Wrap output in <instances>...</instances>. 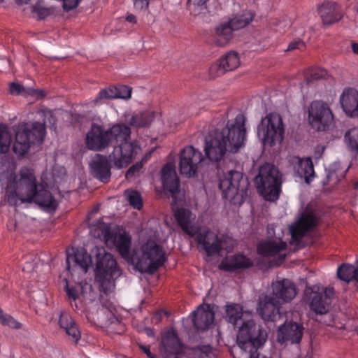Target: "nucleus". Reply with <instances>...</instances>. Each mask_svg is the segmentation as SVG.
<instances>
[{
    "instance_id": "c03bdc74",
    "label": "nucleus",
    "mask_w": 358,
    "mask_h": 358,
    "mask_svg": "<svg viewBox=\"0 0 358 358\" xmlns=\"http://www.w3.org/2000/svg\"><path fill=\"white\" fill-rule=\"evenodd\" d=\"M306 45L305 43L301 40V39H296L294 40L293 41L290 42V43L288 45L287 50H303L305 49Z\"/></svg>"
},
{
    "instance_id": "39448f33",
    "label": "nucleus",
    "mask_w": 358,
    "mask_h": 358,
    "mask_svg": "<svg viewBox=\"0 0 358 358\" xmlns=\"http://www.w3.org/2000/svg\"><path fill=\"white\" fill-rule=\"evenodd\" d=\"M245 117L243 114H238L234 120H229L225 127L216 129L208 133L205 139V153L212 162H220L227 152L236 153L245 145L247 131L245 127Z\"/></svg>"
},
{
    "instance_id": "cd10ccee",
    "label": "nucleus",
    "mask_w": 358,
    "mask_h": 358,
    "mask_svg": "<svg viewBox=\"0 0 358 358\" xmlns=\"http://www.w3.org/2000/svg\"><path fill=\"white\" fill-rule=\"evenodd\" d=\"M132 89L127 85L110 87L103 89L97 94L93 102L96 104L103 99H129L131 96Z\"/></svg>"
},
{
    "instance_id": "4c0bfd02",
    "label": "nucleus",
    "mask_w": 358,
    "mask_h": 358,
    "mask_svg": "<svg viewBox=\"0 0 358 358\" xmlns=\"http://www.w3.org/2000/svg\"><path fill=\"white\" fill-rule=\"evenodd\" d=\"M124 196L131 206L134 208L140 210L143 207V199L139 192L132 189H127L124 192Z\"/></svg>"
},
{
    "instance_id": "13d9d810",
    "label": "nucleus",
    "mask_w": 358,
    "mask_h": 358,
    "mask_svg": "<svg viewBox=\"0 0 358 358\" xmlns=\"http://www.w3.org/2000/svg\"><path fill=\"white\" fill-rule=\"evenodd\" d=\"M353 187L355 189H358V181H356L353 183Z\"/></svg>"
},
{
    "instance_id": "a878e982",
    "label": "nucleus",
    "mask_w": 358,
    "mask_h": 358,
    "mask_svg": "<svg viewBox=\"0 0 358 358\" xmlns=\"http://www.w3.org/2000/svg\"><path fill=\"white\" fill-rule=\"evenodd\" d=\"M59 324L68 336L69 341L75 345L78 344L81 338V331L72 316L69 313H62L59 319Z\"/></svg>"
},
{
    "instance_id": "4d7b16f0",
    "label": "nucleus",
    "mask_w": 358,
    "mask_h": 358,
    "mask_svg": "<svg viewBox=\"0 0 358 358\" xmlns=\"http://www.w3.org/2000/svg\"><path fill=\"white\" fill-rule=\"evenodd\" d=\"M352 48L353 52L355 54L358 55V43H352Z\"/></svg>"
},
{
    "instance_id": "f704fd0d",
    "label": "nucleus",
    "mask_w": 358,
    "mask_h": 358,
    "mask_svg": "<svg viewBox=\"0 0 358 358\" xmlns=\"http://www.w3.org/2000/svg\"><path fill=\"white\" fill-rule=\"evenodd\" d=\"M12 142V135L6 125H0V153H6Z\"/></svg>"
},
{
    "instance_id": "2f4dec72",
    "label": "nucleus",
    "mask_w": 358,
    "mask_h": 358,
    "mask_svg": "<svg viewBox=\"0 0 358 358\" xmlns=\"http://www.w3.org/2000/svg\"><path fill=\"white\" fill-rule=\"evenodd\" d=\"M242 316L243 309L240 305L236 303L227 305L226 320L234 327H238L240 325L239 329H241L246 323L250 322L256 324L252 320L244 322L242 319ZM239 331L240 330H238V331Z\"/></svg>"
},
{
    "instance_id": "473e14b6",
    "label": "nucleus",
    "mask_w": 358,
    "mask_h": 358,
    "mask_svg": "<svg viewBox=\"0 0 358 358\" xmlns=\"http://www.w3.org/2000/svg\"><path fill=\"white\" fill-rule=\"evenodd\" d=\"M254 15L250 11L244 12L241 15L235 16L227 22L232 31L238 30L244 28L248 25L253 20Z\"/></svg>"
},
{
    "instance_id": "423d86ee",
    "label": "nucleus",
    "mask_w": 358,
    "mask_h": 358,
    "mask_svg": "<svg viewBox=\"0 0 358 358\" xmlns=\"http://www.w3.org/2000/svg\"><path fill=\"white\" fill-rule=\"evenodd\" d=\"M258 193L266 200L276 201L281 193V174L274 165L266 163L259 169L254 179Z\"/></svg>"
},
{
    "instance_id": "c85d7f7f",
    "label": "nucleus",
    "mask_w": 358,
    "mask_h": 358,
    "mask_svg": "<svg viewBox=\"0 0 358 358\" xmlns=\"http://www.w3.org/2000/svg\"><path fill=\"white\" fill-rule=\"evenodd\" d=\"M292 164H295L294 169L301 178H304L307 184L310 183L315 176L314 166L310 157L306 159L299 157H294L292 159Z\"/></svg>"
},
{
    "instance_id": "37998d69",
    "label": "nucleus",
    "mask_w": 358,
    "mask_h": 358,
    "mask_svg": "<svg viewBox=\"0 0 358 358\" xmlns=\"http://www.w3.org/2000/svg\"><path fill=\"white\" fill-rule=\"evenodd\" d=\"M9 92L12 95H19L27 93L25 88L16 83H12L9 85Z\"/></svg>"
},
{
    "instance_id": "4be33fe9",
    "label": "nucleus",
    "mask_w": 358,
    "mask_h": 358,
    "mask_svg": "<svg viewBox=\"0 0 358 358\" xmlns=\"http://www.w3.org/2000/svg\"><path fill=\"white\" fill-rule=\"evenodd\" d=\"M183 344L178 338L177 333L168 331L162 338L160 350L164 358H169L171 355H177L182 352Z\"/></svg>"
},
{
    "instance_id": "5fc2aeb1",
    "label": "nucleus",
    "mask_w": 358,
    "mask_h": 358,
    "mask_svg": "<svg viewBox=\"0 0 358 358\" xmlns=\"http://www.w3.org/2000/svg\"><path fill=\"white\" fill-rule=\"evenodd\" d=\"M126 20L130 23H136V17L133 14H129L126 17Z\"/></svg>"
},
{
    "instance_id": "e433bc0d",
    "label": "nucleus",
    "mask_w": 358,
    "mask_h": 358,
    "mask_svg": "<svg viewBox=\"0 0 358 358\" xmlns=\"http://www.w3.org/2000/svg\"><path fill=\"white\" fill-rule=\"evenodd\" d=\"M63 281L65 283L64 290L66 294L68 299L76 301L80 297L83 287L80 284H71L66 278Z\"/></svg>"
},
{
    "instance_id": "f03ea898",
    "label": "nucleus",
    "mask_w": 358,
    "mask_h": 358,
    "mask_svg": "<svg viewBox=\"0 0 358 358\" xmlns=\"http://www.w3.org/2000/svg\"><path fill=\"white\" fill-rule=\"evenodd\" d=\"M101 231L105 243L108 246L115 247L122 258L131 259L136 269L142 273L154 274L166 262L162 248L153 241H148L142 245L141 255L136 252L131 255V238L128 233H121L108 225H104Z\"/></svg>"
},
{
    "instance_id": "72a5a7b5",
    "label": "nucleus",
    "mask_w": 358,
    "mask_h": 358,
    "mask_svg": "<svg viewBox=\"0 0 358 358\" xmlns=\"http://www.w3.org/2000/svg\"><path fill=\"white\" fill-rule=\"evenodd\" d=\"M154 117V112L145 111L133 115L129 120V124L135 127H145L151 124Z\"/></svg>"
},
{
    "instance_id": "7ed1b4c3",
    "label": "nucleus",
    "mask_w": 358,
    "mask_h": 358,
    "mask_svg": "<svg viewBox=\"0 0 358 358\" xmlns=\"http://www.w3.org/2000/svg\"><path fill=\"white\" fill-rule=\"evenodd\" d=\"M5 200L13 206L34 202L48 212L55 211L57 207V202L46 185L38 183L34 173L28 169L21 170L8 181Z\"/></svg>"
},
{
    "instance_id": "bf43d9fd",
    "label": "nucleus",
    "mask_w": 358,
    "mask_h": 358,
    "mask_svg": "<svg viewBox=\"0 0 358 358\" xmlns=\"http://www.w3.org/2000/svg\"><path fill=\"white\" fill-rule=\"evenodd\" d=\"M355 10H356L357 13L358 14V5H357L355 6Z\"/></svg>"
},
{
    "instance_id": "79ce46f5",
    "label": "nucleus",
    "mask_w": 358,
    "mask_h": 358,
    "mask_svg": "<svg viewBox=\"0 0 358 358\" xmlns=\"http://www.w3.org/2000/svg\"><path fill=\"white\" fill-rule=\"evenodd\" d=\"M0 324L14 329H20L23 326L22 323L17 321L10 315L4 313L2 309L0 310Z\"/></svg>"
},
{
    "instance_id": "58836bf2",
    "label": "nucleus",
    "mask_w": 358,
    "mask_h": 358,
    "mask_svg": "<svg viewBox=\"0 0 358 358\" xmlns=\"http://www.w3.org/2000/svg\"><path fill=\"white\" fill-rule=\"evenodd\" d=\"M213 348L209 345H201L194 348L191 352V358H213Z\"/></svg>"
},
{
    "instance_id": "0eeeda50",
    "label": "nucleus",
    "mask_w": 358,
    "mask_h": 358,
    "mask_svg": "<svg viewBox=\"0 0 358 358\" xmlns=\"http://www.w3.org/2000/svg\"><path fill=\"white\" fill-rule=\"evenodd\" d=\"M45 121L22 125L16 132L13 152L19 156L27 154L31 144L41 145L46 134Z\"/></svg>"
},
{
    "instance_id": "f8f14e48",
    "label": "nucleus",
    "mask_w": 358,
    "mask_h": 358,
    "mask_svg": "<svg viewBox=\"0 0 358 358\" xmlns=\"http://www.w3.org/2000/svg\"><path fill=\"white\" fill-rule=\"evenodd\" d=\"M317 224V219L313 213L302 214L297 222L290 227L291 244L296 245L298 248L303 247L301 243L302 238L306 233L313 230Z\"/></svg>"
},
{
    "instance_id": "a19ab883",
    "label": "nucleus",
    "mask_w": 358,
    "mask_h": 358,
    "mask_svg": "<svg viewBox=\"0 0 358 358\" xmlns=\"http://www.w3.org/2000/svg\"><path fill=\"white\" fill-rule=\"evenodd\" d=\"M327 75L326 70L320 68L312 67L305 72V80L308 84L314 80L324 78Z\"/></svg>"
},
{
    "instance_id": "de8ad7c7",
    "label": "nucleus",
    "mask_w": 358,
    "mask_h": 358,
    "mask_svg": "<svg viewBox=\"0 0 358 358\" xmlns=\"http://www.w3.org/2000/svg\"><path fill=\"white\" fill-rule=\"evenodd\" d=\"M142 168V164L141 163H136L134 165H132L127 170L126 173V177L130 178L132 177L136 172H138Z\"/></svg>"
},
{
    "instance_id": "5701e85b",
    "label": "nucleus",
    "mask_w": 358,
    "mask_h": 358,
    "mask_svg": "<svg viewBox=\"0 0 358 358\" xmlns=\"http://www.w3.org/2000/svg\"><path fill=\"white\" fill-rule=\"evenodd\" d=\"M252 266L253 262L250 259L243 255L238 254L229 255L224 258L219 265V268L231 273L248 268Z\"/></svg>"
},
{
    "instance_id": "7c9ffc66",
    "label": "nucleus",
    "mask_w": 358,
    "mask_h": 358,
    "mask_svg": "<svg viewBox=\"0 0 358 358\" xmlns=\"http://www.w3.org/2000/svg\"><path fill=\"white\" fill-rule=\"evenodd\" d=\"M233 37L231 27L225 23L216 26L212 33L210 40L213 44L218 47L227 45Z\"/></svg>"
},
{
    "instance_id": "20e7f679",
    "label": "nucleus",
    "mask_w": 358,
    "mask_h": 358,
    "mask_svg": "<svg viewBox=\"0 0 358 358\" xmlns=\"http://www.w3.org/2000/svg\"><path fill=\"white\" fill-rule=\"evenodd\" d=\"M86 273L88 267L95 266V278L99 283L101 292L107 294L114 287V279L120 275L116 259L103 247L95 246L88 254L84 248L77 249L73 255H67L66 267L71 269V262Z\"/></svg>"
},
{
    "instance_id": "f257e3e1",
    "label": "nucleus",
    "mask_w": 358,
    "mask_h": 358,
    "mask_svg": "<svg viewBox=\"0 0 358 358\" xmlns=\"http://www.w3.org/2000/svg\"><path fill=\"white\" fill-rule=\"evenodd\" d=\"M130 135V127L122 123L113 124L108 129L102 125L92 123L86 134L85 144L90 150L99 152L111 144L118 143L114 146L109 157L114 165L120 169L129 165L141 151L136 141H129Z\"/></svg>"
},
{
    "instance_id": "09e8293b",
    "label": "nucleus",
    "mask_w": 358,
    "mask_h": 358,
    "mask_svg": "<svg viewBox=\"0 0 358 358\" xmlns=\"http://www.w3.org/2000/svg\"><path fill=\"white\" fill-rule=\"evenodd\" d=\"M209 0H188V4L194 7H203Z\"/></svg>"
},
{
    "instance_id": "a18cd8bd",
    "label": "nucleus",
    "mask_w": 358,
    "mask_h": 358,
    "mask_svg": "<svg viewBox=\"0 0 358 358\" xmlns=\"http://www.w3.org/2000/svg\"><path fill=\"white\" fill-rule=\"evenodd\" d=\"M33 12L37 14L40 20L44 19L50 13L49 10L48 8L40 7L38 6H34Z\"/></svg>"
},
{
    "instance_id": "9b49d317",
    "label": "nucleus",
    "mask_w": 358,
    "mask_h": 358,
    "mask_svg": "<svg viewBox=\"0 0 358 358\" xmlns=\"http://www.w3.org/2000/svg\"><path fill=\"white\" fill-rule=\"evenodd\" d=\"M203 160V156L199 150L195 149L192 145L185 147L180 156L179 168L180 173L187 178L195 176Z\"/></svg>"
},
{
    "instance_id": "603ef678",
    "label": "nucleus",
    "mask_w": 358,
    "mask_h": 358,
    "mask_svg": "<svg viewBox=\"0 0 358 358\" xmlns=\"http://www.w3.org/2000/svg\"><path fill=\"white\" fill-rule=\"evenodd\" d=\"M140 348L142 351L146 354V355L150 358H155V355L150 352V347L145 345H141Z\"/></svg>"
},
{
    "instance_id": "ea45409f",
    "label": "nucleus",
    "mask_w": 358,
    "mask_h": 358,
    "mask_svg": "<svg viewBox=\"0 0 358 358\" xmlns=\"http://www.w3.org/2000/svg\"><path fill=\"white\" fill-rule=\"evenodd\" d=\"M345 141L352 151L358 152V128L348 130L345 135Z\"/></svg>"
},
{
    "instance_id": "dca6fc26",
    "label": "nucleus",
    "mask_w": 358,
    "mask_h": 358,
    "mask_svg": "<svg viewBox=\"0 0 358 358\" xmlns=\"http://www.w3.org/2000/svg\"><path fill=\"white\" fill-rule=\"evenodd\" d=\"M280 301L271 296H265L259 303L257 311L261 317L266 322H275L281 317Z\"/></svg>"
},
{
    "instance_id": "680f3d73",
    "label": "nucleus",
    "mask_w": 358,
    "mask_h": 358,
    "mask_svg": "<svg viewBox=\"0 0 358 358\" xmlns=\"http://www.w3.org/2000/svg\"><path fill=\"white\" fill-rule=\"evenodd\" d=\"M48 115L50 116V118H52V115L50 114V113H48Z\"/></svg>"
},
{
    "instance_id": "f3484780",
    "label": "nucleus",
    "mask_w": 358,
    "mask_h": 358,
    "mask_svg": "<svg viewBox=\"0 0 358 358\" xmlns=\"http://www.w3.org/2000/svg\"><path fill=\"white\" fill-rule=\"evenodd\" d=\"M240 65L238 53L235 51H229L222 56L217 63L213 64L210 67V74L219 76L227 71L236 69Z\"/></svg>"
},
{
    "instance_id": "864d4df0",
    "label": "nucleus",
    "mask_w": 358,
    "mask_h": 358,
    "mask_svg": "<svg viewBox=\"0 0 358 358\" xmlns=\"http://www.w3.org/2000/svg\"><path fill=\"white\" fill-rule=\"evenodd\" d=\"M103 303V306L106 309L108 310L110 313H113V310L115 309V306L113 304V303L110 302V301H106V302H102Z\"/></svg>"
},
{
    "instance_id": "ddd939ff",
    "label": "nucleus",
    "mask_w": 358,
    "mask_h": 358,
    "mask_svg": "<svg viewBox=\"0 0 358 358\" xmlns=\"http://www.w3.org/2000/svg\"><path fill=\"white\" fill-rule=\"evenodd\" d=\"M194 238L208 257L217 255L222 249V241L218 236L208 228L199 227Z\"/></svg>"
},
{
    "instance_id": "9d476101",
    "label": "nucleus",
    "mask_w": 358,
    "mask_h": 358,
    "mask_svg": "<svg viewBox=\"0 0 358 358\" xmlns=\"http://www.w3.org/2000/svg\"><path fill=\"white\" fill-rule=\"evenodd\" d=\"M308 120L317 131L327 130L334 122V115L327 103L313 101L308 108Z\"/></svg>"
},
{
    "instance_id": "6ab92c4d",
    "label": "nucleus",
    "mask_w": 358,
    "mask_h": 358,
    "mask_svg": "<svg viewBox=\"0 0 358 358\" xmlns=\"http://www.w3.org/2000/svg\"><path fill=\"white\" fill-rule=\"evenodd\" d=\"M271 287L274 297L284 303L291 301L296 295L294 283L287 278L276 280L272 282Z\"/></svg>"
},
{
    "instance_id": "052dcab7",
    "label": "nucleus",
    "mask_w": 358,
    "mask_h": 358,
    "mask_svg": "<svg viewBox=\"0 0 358 358\" xmlns=\"http://www.w3.org/2000/svg\"><path fill=\"white\" fill-rule=\"evenodd\" d=\"M24 3H27L29 0H22Z\"/></svg>"
},
{
    "instance_id": "c9c22d12",
    "label": "nucleus",
    "mask_w": 358,
    "mask_h": 358,
    "mask_svg": "<svg viewBox=\"0 0 358 358\" xmlns=\"http://www.w3.org/2000/svg\"><path fill=\"white\" fill-rule=\"evenodd\" d=\"M357 268H355L354 266L343 264L337 269V275L341 280L349 282L354 280Z\"/></svg>"
},
{
    "instance_id": "6e6d98bb",
    "label": "nucleus",
    "mask_w": 358,
    "mask_h": 358,
    "mask_svg": "<svg viewBox=\"0 0 358 358\" xmlns=\"http://www.w3.org/2000/svg\"><path fill=\"white\" fill-rule=\"evenodd\" d=\"M34 264L30 263V264H28L27 266H24L23 270L27 271H31V270L34 269Z\"/></svg>"
},
{
    "instance_id": "e2e57ef3",
    "label": "nucleus",
    "mask_w": 358,
    "mask_h": 358,
    "mask_svg": "<svg viewBox=\"0 0 358 358\" xmlns=\"http://www.w3.org/2000/svg\"><path fill=\"white\" fill-rule=\"evenodd\" d=\"M43 115L46 116L47 115L45 113V112H43Z\"/></svg>"
},
{
    "instance_id": "393cba45",
    "label": "nucleus",
    "mask_w": 358,
    "mask_h": 358,
    "mask_svg": "<svg viewBox=\"0 0 358 358\" xmlns=\"http://www.w3.org/2000/svg\"><path fill=\"white\" fill-rule=\"evenodd\" d=\"M340 102L346 115L351 117H358V91L353 88L343 90Z\"/></svg>"
},
{
    "instance_id": "6e6552de",
    "label": "nucleus",
    "mask_w": 358,
    "mask_h": 358,
    "mask_svg": "<svg viewBox=\"0 0 358 358\" xmlns=\"http://www.w3.org/2000/svg\"><path fill=\"white\" fill-rule=\"evenodd\" d=\"M284 134L285 127L282 117L275 113L266 115L257 127L258 137L265 146L272 147L276 143H281Z\"/></svg>"
},
{
    "instance_id": "412c9836",
    "label": "nucleus",
    "mask_w": 358,
    "mask_h": 358,
    "mask_svg": "<svg viewBox=\"0 0 358 358\" xmlns=\"http://www.w3.org/2000/svg\"><path fill=\"white\" fill-rule=\"evenodd\" d=\"M110 169L109 160L102 155H96L90 163L92 175L103 183H107L110 180L111 176Z\"/></svg>"
},
{
    "instance_id": "a211bd4d",
    "label": "nucleus",
    "mask_w": 358,
    "mask_h": 358,
    "mask_svg": "<svg viewBox=\"0 0 358 358\" xmlns=\"http://www.w3.org/2000/svg\"><path fill=\"white\" fill-rule=\"evenodd\" d=\"M162 182L164 192L169 193L173 199L180 191V180L175 166L170 163L166 164L162 169Z\"/></svg>"
},
{
    "instance_id": "0e129e2a",
    "label": "nucleus",
    "mask_w": 358,
    "mask_h": 358,
    "mask_svg": "<svg viewBox=\"0 0 358 358\" xmlns=\"http://www.w3.org/2000/svg\"><path fill=\"white\" fill-rule=\"evenodd\" d=\"M3 0H0V1H2Z\"/></svg>"
},
{
    "instance_id": "1a4fd4ad",
    "label": "nucleus",
    "mask_w": 358,
    "mask_h": 358,
    "mask_svg": "<svg viewBox=\"0 0 358 358\" xmlns=\"http://www.w3.org/2000/svg\"><path fill=\"white\" fill-rule=\"evenodd\" d=\"M219 188L224 199L236 203V200L243 198L246 189L243 173L234 170L223 173L219 178Z\"/></svg>"
},
{
    "instance_id": "2eb2a0df",
    "label": "nucleus",
    "mask_w": 358,
    "mask_h": 358,
    "mask_svg": "<svg viewBox=\"0 0 358 358\" xmlns=\"http://www.w3.org/2000/svg\"><path fill=\"white\" fill-rule=\"evenodd\" d=\"M287 244L281 238H275L271 240H266L258 243L257 247V253L264 257L270 258L277 255L280 257V259L283 261L286 255H282V252H285Z\"/></svg>"
},
{
    "instance_id": "c756f323",
    "label": "nucleus",
    "mask_w": 358,
    "mask_h": 358,
    "mask_svg": "<svg viewBox=\"0 0 358 358\" xmlns=\"http://www.w3.org/2000/svg\"><path fill=\"white\" fill-rule=\"evenodd\" d=\"M193 315L192 322L194 327L198 330L203 331L208 329L214 321V313L209 306L206 308L199 306Z\"/></svg>"
},
{
    "instance_id": "4468645a",
    "label": "nucleus",
    "mask_w": 358,
    "mask_h": 358,
    "mask_svg": "<svg viewBox=\"0 0 358 358\" xmlns=\"http://www.w3.org/2000/svg\"><path fill=\"white\" fill-rule=\"evenodd\" d=\"M304 328L302 324L290 322L280 326L277 332V341L281 345L289 342L299 344L303 337Z\"/></svg>"
},
{
    "instance_id": "49530a36",
    "label": "nucleus",
    "mask_w": 358,
    "mask_h": 358,
    "mask_svg": "<svg viewBox=\"0 0 358 358\" xmlns=\"http://www.w3.org/2000/svg\"><path fill=\"white\" fill-rule=\"evenodd\" d=\"M135 9L138 10H147L149 7L150 0H132Z\"/></svg>"
},
{
    "instance_id": "b1692460",
    "label": "nucleus",
    "mask_w": 358,
    "mask_h": 358,
    "mask_svg": "<svg viewBox=\"0 0 358 358\" xmlns=\"http://www.w3.org/2000/svg\"><path fill=\"white\" fill-rule=\"evenodd\" d=\"M334 295L333 289H325L321 292H314L310 303V309L318 315L328 312Z\"/></svg>"
},
{
    "instance_id": "8fccbe9b",
    "label": "nucleus",
    "mask_w": 358,
    "mask_h": 358,
    "mask_svg": "<svg viewBox=\"0 0 358 358\" xmlns=\"http://www.w3.org/2000/svg\"><path fill=\"white\" fill-rule=\"evenodd\" d=\"M29 90L30 91V92H28L29 94H35L38 97L43 98V97H44L45 96V92L43 90H33V89H29Z\"/></svg>"
},
{
    "instance_id": "aec40b11",
    "label": "nucleus",
    "mask_w": 358,
    "mask_h": 358,
    "mask_svg": "<svg viewBox=\"0 0 358 358\" xmlns=\"http://www.w3.org/2000/svg\"><path fill=\"white\" fill-rule=\"evenodd\" d=\"M317 12L324 24L336 23L343 17L341 6L328 0L318 6Z\"/></svg>"
},
{
    "instance_id": "3c124183",
    "label": "nucleus",
    "mask_w": 358,
    "mask_h": 358,
    "mask_svg": "<svg viewBox=\"0 0 358 358\" xmlns=\"http://www.w3.org/2000/svg\"><path fill=\"white\" fill-rule=\"evenodd\" d=\"M164 315L168 316L167 312L164 310L159 311L153 316V320H155V322H159L162 320V316Z\"/></svg>"
},
{
    "instance_id": "bb28decb",
    "label": "nucleus",
    "mask_w": 358,
    "mask_h": 358,
    "mask_svg": "<svg viewBox=\"0 0 358 358\" xmlns=\"http://www.w3.org/2000/svg\"><path fill=\"white\" fill-rule=\"evenodd\" d=\"M174 217L183 232L190 237H194L199 227L192 224L194 220L192 212L186 208H178L174 213Z\"/></svg>"
},
{
    "instance_id": "69168bd1",
    "label": "nucleus",
    "mask_w": 358,
    "mask_h": 358,
    "mask_svg": "<svg viewBox=\"0 0 358 358\" xmlns=\"http://www.w3.org/2000/svg\"><path fill=\"white\" fill-rule=\"evenodd\" d=\"M0 310H1V308H0Z\"/></svg>"
}]
</instances>
